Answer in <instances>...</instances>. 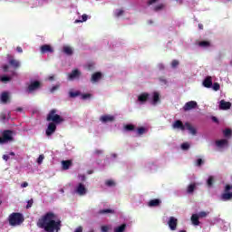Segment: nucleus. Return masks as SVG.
I'll use <instances>...</instances> for the list:
<instances>
[{
	"label": "nucleus",
	"instance_id": "1",
	"mask_svg": "<svg viewBox=\"0 0 232 232\" xmlns=\"http://www.w3.org/2000/svg\"><path fill=\"white\" fill-rule=\"evenodd\" d=\"M36 226L45 232H59L63 227V221L57 214L49 211L38 219Z\"/></svg>",
	"mask_w": 232,
	"mask_h": 232
},
{
	"label": "nucleus",
	"instance_id": "2",
	"mask_svg": "<svg viewBox=\"0 0 232 232\" xmlns=\"http://www.w3.org/2000/svg\"><path fill=\"white\" fill-rule=\"evenodd\" d=\"M47 122H49L45 133L47 137H50L55 133L57 130V125L64 122V118L63 116L57 114V111L55 109H52L46 117Z\"/></svg>",
	"mask_w": 232,
	"mask_h": 232
},
{
	"label": "nucleus",
	"instance_id": "3",
	"mask_svg": "<svg viewBox=\"0 0 232 232\" xmlns=\"http://www.w3.org/2000/svg\"><path fill=\"white\" fill-rule=\"evenodd\" d=\"M172 128H174V130H181V131H184V130H188L192 135H197V129L192 127L191 123L186 122L184 124L180 120H177L176 121H174V123L172 124Z\"/></svg>",
	"mask_w": 232,
	"mask_h": 232
},
{
	"label": "nucleus",
	"instance_id": "4",
	"mask_svg": "<svg viewBox=\"0 0 232 232\" xmlns=\"http://www.w3.org/2000/svg\"><path fill=\"white\" fill-rule=\"evenodd\" d=\"M9 226L15 227L17 226H21L23 222H24V216L19 212H13L8 217Z\"/></svg>",
	"mask_w": 232,
	"mask_h": 232
},
{
	"label": "nucleus",
	"instance_id": "5",
	"mask_svg": "<svg viewBox=\"0 0 232 232\" xmlns=\"http://www.w3.org/2000/svg\"><path fill=\"white\" fill-rule=\"evenodd\" d=\"M8 142H14V130H5L0 137V144H8Z\"/></svg>",
	"mask_w": 232,
	"mask_h": 232
},
{
	"label": "nucleus",
	"instance_id": "6",
	"mask_svg": "<svg viewBox=\"0 0 232 232\" xmlns=\"http://www.w3.org/2000/svg\"><path fill=\"white\" fill-rule=\"evenodd\" d=\"M74 193H76V195H79L80 197H84V195L88 193V188L83 183H78L74 188Z\"/></svg>",
	"mask_w": 232,
	"mask_h": 232
},
{
	"label": "nucleus",
	"instance_id": "7",
	"mask_svg": "<svg viewBox=\"0 0 232 232\" xmlns=\"http://www.w3.org/2000/svg\"><path fill=\"white\" fill-rule=\"evenodd\" d=\"M198 106L197 102L195 101H190L185 103V105L183 106L182 110L183 111H189L191 110H195Z\"/></svg>",
	"mask_w": 232,
	"mask_h": 232
},
{
	"label": "nucleus",
	"instance_id": "8",
	"mask_svg": "<svg viewBox=\"0 0 232 232\" xmlns=\"http://www.w3.org/2000/svg\"><path fill=\"white\" fill-rule=\"evenodd\" d=\"M40 88H41V82L34 81L29 84L27 88V92L28 93H32V92H35V90H39Z\"/></svg>",
	"mask_w": 232,
	"mask_h": 232
},
{
	"label": "nucleus",
	"instance_id": "9",
	"mask_svg": "<svg viewBox=\"0 0 232 232\" xmlns=\"http://www.w3.org/2000/svg\"><path fill=\"white\" fill-rule=\"evenodd\" d=\"M53 52H54V49L50 44H44V45L40 46V53L42 54H44V53H53Z\"/></svg>",
	"mask_w": 232,
	"mask_h": 232
},
{
	"label": "nucleus",
	"instance_id": "10",
	"mask_svg": "<svg viewBox=\"0 0 232 232\" xmlns=\"http://www.w3.org/2000/svg\"><path fill=\"white\" fill-rule=\"evenodd\" d=\"M81 71L74 69L71 73L68 74L69 81H73L74 79H79L81 77Z\"/></svg>",
	"mask_w": 232,
	"mask_h": 232
},
{
	"label": "nucleus",
	"instance_id": "11",
	"mask_svg": "<svg viewBox=\"0 0 232 232\" xmlns=\"http://www.w3.org/2000/svg\"><path fill=\"white\" fill-rule=\"evenodd\" d=\"M179 220L175 217H170L169 220L168 222V225L171 231H175L177 229V225H178Z\"/></svg>",
	"mask_w": 232,
	"mask_h": 232
},
{
	"label": "nucleus",
	"instance_id": "12",
	"mask_svg": "<svg viewBox=\"0 0 232 232\" xmlns=\"http://www.w3.org/2000/svg\"><path fill=\"white\" fill-rule=\"evenodd\" d=\"M101 79H102V72H96L92 73V75L91 77V82H92V84H95V82H99V81H101Z\"/></svg>",
	"mask_w": 232,
	"mask_h": 232
},
{
	"label": "nucleus",
	"instance_id": "13",
	"mask_svg": "<svg viewBox=\"0 0 232 232\" xmlns=\"http://www.w3.org/2000/svg\"><path fill=\"white\" fill-rule=\"evenodd\" d=\"M160 204H162V201L159 198H155V199H151L150 201H149L148 206L150 208H159V206H160Z\"/></svg>",
	"mask_w": 232,
	"mask_h": 232
},
{
	"label": "nucleus",
	"instance_id": "14",
	"mask_svg": "<svg viewBox=\"0 0 232 232\" xmlns=\"http://www.w3.org/2000/svg\"><path fill=\"white\" fill-rule=\"evenodd\" d=\"M231 108V102L221 100L219 102V110H229Z\"/></svg>",
	"mask_w": 232,
	"mask_h": 232
},
{
	"label": "nucleus",
	"instance_id": "15",
	"mask_svg": "<svg viewBox=\"0 0 232 232\" xmlns=\"http://www.w3.org/2000/svg\"><path fill=\"white\" fill-rule=\"evenodd\" d=\"M100 121L102 122H113V121H115V117L111 116V115H102L100 118Z\"/></svg>",
	"mask_w": 232,
	"mask_h": 232
},
{
	"label": "nucleus",
	"instance_id": "16",
	"mask_svg": "<svg viewBox=\"0 0 232 232\" xmlns=\"http://www.w3.org/2000/svg\"><path fill=\"white\" fill-rule=\"evenodd\" d=\"M159 102H160V94L158 92H154L151 104H153V106H156V104H159Z\"/></svg>",
	"mask_w": 232,
	"mask_h": 232
},
{
	"label": "nucleus",
	"instance_id": "17",
	"mask_svg": "<svg viewBox=\"0 0 232 232\" xmlns=\"http://www.w3.org/2000/svg\"><path fill=\"white\" fill-rule=\"evenodd\" d=\"M203 86L205 88H211V86H213V79L211 78V76H208L207 78H205V80L203 81Z\"/></svg>",
	"mask_w": 232,
	"mask_h": 232
},
{
	"label": "nucleus",
	"instance_id": "18",
	"mask_svg": "<svg viewBox=\"0 0 232 232\" xmlns=\"http://www.w3.org/2000/svg\"><path fill=\"white\" fill-rule=\"evenodd\" d=\"M150 99V93L148 92H143L138 96V101L140 102H146Z\"/></svg>",
	"mask_w": 232,
	"mask_h": 232
},
{
	"label": "nucleus",
	"instance_id": "19",
	"mask_svg": "<svg viewBox=\"0 0 232 232\" xmlns=\"http://www.w3.org/2000/svg\"><path fill=\"white\" fill-rule=\"evenodd\" d=\"M63 52L66 55H72L73 54V49L70 45H64L63 47Z\"/></svg>",
	"mask_w": 232,
	"mask_h": 232
},
{
	"label": "nucleus",
	"instance_id": "20",
	"mask_svg": "<svg viewBox=\"0 0 232 232\" xmlns=\"http://www.w3.org/2000/svg\"><path fill=\"white\" fill-rule=\"evenodd\" d=\"M0 99L4 104H6V102H8V101H10V95H8L7 92H2Z\"/></svg>",
	"mask_w": 232,
	"mask_h": 232
},
{
	"label": "nucleus",
	"instance_id": "21",
	"mask_svg": "<svg viewBox=\"0 0 232 232\" xmlns=\"http://www.w3.org/2000/svg\"><path fill=\"white\" fill-rule=\"evenodd\" d=\"M232 198V192L226 191L221 195V199L224 201L231 200Z\"/></svg>",
	"mask_w": 232,
	"mask_h": 232
},
{
	"label": "nucleus",
	"instance_id": "22",
	"mask_svg": "<svg viewBox=\"0 0 232 232\" xmlns=\"http://www.w3.org/2000/svg\"><path fill=\"white\" fill-rule=\"evenodd\" d=\"M70 166H72V160H71L62 161L63 169H64V170L70 169Z\"/></svg>",
	"mask_w": 232,
	"mask_h": 232
},
{
	"label": "nucleus",
	"instance_id": "23",
	"mask_svg": "<svg viewBox=\"0 0 232 232\" xmlns=\"http://www.w3.org/2000/svg\"><path fill=\"white\" fill-rule=\"evenodd\" d=\"M198 214H193L191 216V222L194 226H198L200 224V221L198 220Z\"/></svg>",
	"mask_w": 232,
	"mask_h": 232
},
{
	"label": "nucleus",
	"instance_id": "24",
	"mask_svg": "<svg viewBox=\"0 0 232 232\" xmlns=\"http://www.w3.org/2000/svg\"><path fill=\"white\" fill-rule=\"evenodd\" d=\"M198 44L200 48H209V46H211V42L210 41H201Z\"/></svg>",
	"mask_w": 232,
	"mask_h": 232
},
{
	"label": "nucleus",
	"instance_id": "25",
	"mask_svg": "<svg viewBox=\"0 0 232 232\" xmlns=\"http://www.w3.org/2000/svg\"><path fill=\"white\" fill-rule=\"evenodd\" d=\"M226 145H227V140H219L216 141V146H218V148H222Z\"/></svg>",
	"mask_w": 232,
	"mask_h": 232
},
{
	"label": "nucleus",
	"instance_id": "26",
	"mask_svg": "<svg viewBox=\"0 0 232 232\" xmlns=\"http://www.w3.org/2000/svg\"><path fill=\"white\" fill-rule=\"evenodd\" d=\"M108 213L113 214V213H115V210H113L111 208H105V209H101L99 211V215H106Z\"/></svg>",
	"mask_w": 232,
	"mask_h": 232
},
{
	"label": "nucleus",
	"instance_id": "27",
	"mask_svg": "<svg viewBox=\"0 0 232 232\" xmlns=\"http://www.w3.org/2000/svg\"><path fill=\"white\" fill-rule=\"evenodd\" d=\"M126 231V224H122L119 227H114V232H125Z\"/></svg>",
	"mask_w": 232,
	"mask_h": 232
},
{
	"label": "nucleus",
	"instance_id": "28",
	"mask_svg": "<svg viewBox=\"0 0 232 232\" xmlns=\"http://www.w3.org/2000/svg\"><path fill=\"white\" fill-rule=\"evenodd\" d=\"M215 182V178L213 176H209L207 180L208 188H213V183Z\"/></svg>",
	"mask_w": 232,
	"mask_h": 232
},
{
	"label": "nucleus",
	"instance_id": "29",
	"mask_svg": "<svg viewBox=\"0 0 232 232\" xmlns=\"http://www.w3.org/2000/svg\"><path fill=\"white\" fill-rule=\"evenodd\" d=\"M138 135H144V133H148V129L146 127H140L137 130Z\"/></svg>",
	"mask_w": 232,
	"mask_h": 232
},
{
	"label": "nucleus",
	"instance_id": "30",
	"mask_svg": "<svg viewBox=\"0 0 232 232\" xmlns=\"http://www.w3.org/2000/svg\"><path fill=\"white\" fill-rule=\"evenodd\" d=\"M79 95H81V92H80L79 91H77V92H72V91H70V92H69V97H70L71 99H75V97H79Z\"/></svg>",
	"mask_w": 232,
	"mask_h": 232
},
{
	"label": "nucleus",
	"instance_id": "31",
	"mask_svg": "<svg viewBox=\"0 0 232 232\" xmlns=\"http://www.w3.org/2000/svg\"><path fill=\"white\" fill-rule=\"evenodd\" d=\"M126 131H134L135 130V125L133 124H127L125 125Z\"/></svg>",
	"mask_w": 232,
	"mask_h": 232
},
{
	"label": "nucleus",
	"instance_id": "32",
	"mask_svg": "<svg viewBox=\"0 0 232 232\" xmlns=\"http://www.w3.org/2000/svg\"><path fill=\"white\" fill-rule=\"evenodd\" d=\"M88 21V14H84L82 15V20H75L74 23H84Z\"/></svg>",
	"mask_w": 232,
	"mask_h": 232
},
{
	"label": "nucleus",
	"instance_id": "33",
	"mask_svg": "<svg viewBox=\"0 0 232 232\" xmlns=\"http://www.w3.org/2000/svg\"><path fill=\"white\" fill-rule=\"evenodd\" d=\"M195 184H190L188 185V188H187V193H193V191H195Z\"/></svg>",
	"mask_w": 232,
	"mask_h": 232
},
{
	"label": "nucleus",
	"instance_id": "34",
	"mask_svg": "<svg viewBox=\"0 0 232 232\" xmlns=\"http://www.w3.org/2000/svg\"><path fill=\"white\" fill-rule=\"evenodd\" d=\"M10 65L14 66V68H19V62H17V60H10Z\"/></svg>",
	"mask_w": 232,
	"mask_h": 232
},
{
	"label": "nucleus",
	"instance_id": "35",
	"mask_svg": "<svg viewBox=\"0 0 232 232\" xmlns=\"http://www.w3.org/2000/svg\"><path fill=\"white\" fill-rule=\"evenodd\" d=\"M0 81L2 82H9V81H12V78L10 76H1Z\"/></svg>",
	"mask_w": 232,
	"mask_h": 232
},
{
	"label": "nucleus",
	"instance_id": "36",
	"mask_svg": "<svg viewBox=\"0 0 232 232\" xmlns=\"http://www.w3.org/2000/svg\"><path fill=\"white\" fill-rule=\"evenodd\" d=\"M110 229H111V227L108 226V225H105V226H102L101 227V231L102 232H108L110 231Z\"/></svg>",
	"mask_w": 232,
	"mask_h": 232
},
{
	"label": "nucleus",
	"instance_id": "37",
	"mask_svg": "<svg viewBox=\"0 0 232 232\" xmlns=\"http://www.w3.org/2000/svg\"><path fill=\"white\" fill-rule=\"evenodd\" d=\"M123 14H124V10H122V9H117L115 12L116 17H121V15H123Z\"/></svg>",
	"mask_w": 232,
	"mask_h": 232
},
{
	"label": "nucleus",
	"instance_id": "38",
	"mask_svg": "<svg viewBox=\"0 0 232 232\" xmlns=\"http://www.w3.org/2000/svg\"><path fill=\"white\" fill-rule=\"evenodd\" d=\"M181 150H183L184 151H187V150H189V143H188V142L182 143Z\"/></svg>",
	"mask_w": 232,
	"mask_h": 232
},
{
	"label": "nucleus",
	"instance_id": "39",
	"mask_svg": "<svg viewBox=\"0 0 232 232\" xmlns=\"http://www.w3.org/2000/svg\"><path fill=\"white\" fill-rule=\"evenodd\" d=\"M212 88L214 92H218V90H220V84L218 82H214Z\"/></svg>",
	"mask_w": 232,
	"mask_h": 232
},
{
	"label": "nucleus",
	"instance_id": "40",
	"mask_svg": "<svg viewBox=\"0 0 232 232\" xmlns=\"http://www.w3.org/2000/svg\"><path fill=\"white\" fill-rule=\"evenodd\" d=\"M231 133H232L231 129H226L224 130V136L225 137H231Z\"/></svg>",
	"mask_w": 232,
	"mask_h": 232
},
{
	"label": "nucleus",
	"instance_id": "41",
	"mask_svg": "<svg viewBox=\"0 0 232 232\" xmlns=\"http://www.w3.org/2000/svg\"><path fill=\"white\" fill-rule=\"evenodd\" d=\"M106 186H108L109 188H111L112 186H115V181L109 179L105 182Z\"/></svg>",
	"mask_w": 232,
	"mask_h": 232
},
{
	"label": "nucleus",
	"instance_id": "42",
	"mask_svg": "<svg viewBox=\"0 0 232 232\" xmlns=\"http://www.w3.org/2000/svg\"><path fill=\"white\" fill-rule=\"evenodd\" d=\"M198 217L199 218H206V217H208V212L201 211V212L198 213Z\"/></svg>",
	"mask_w": 232,
	"mask_h": 232
},
{
	"label": "nucleus",
	"instance_id": "43",
	"mask_svg": "<svg viewBox=\"0 0 232 232\" xmlns=\"http://www.w3.org/2000/svg\"><path fill=\"white\" fill-rule=\"evenodd\" d=\"M44 160V154H42V155H40L39 157H38V159H37V164H43V161Z\"/></svg>",
	"mask_w": 232,
	"mask_h": 232
},
{
	"label": "nucleus",
	"instance_id": "44",
	"mask_svg": "<svg viewBox=\"0 0 232 232\" xmlns=\"http://www.w3.org/2000/svg\"><path fill=\"white\" fill-rule=\"evenodd\" d=\"M162 8H164V5H158L154 7V12H159L160 10H162Z\"/></svg>",
	"mask_w": 232,
	"mask_h": 232
},
{
	"label": "nucleus",
	"instance_id": "45",
	"mask_svg": "<svg viewBox=\"0 0 232 232\" xmlns=\"http://www.w3.org/2000/svg\"><path fill=\"white\" fill-rule=\"evenodd\" d=\"M34 206V199H30L27 201L26 209H30Z\"/></svg>",
	"mask_w": 232,
	"mask_h": 232
},
{
	"label": "nucleus",
	"instance_id": "46",
	"mask_svg": "<svg viewBox=\"0 0 232 232\" xmlns=\"http://www.w3.org/2000/svg\"><path fill=\"white\" fill-rule=\"evenodd\" d=\"M90 97H92L91 93H85V94H82V99L83 101H86V99H90Z\"/></svg>",
	"mask_w": 232,
	"mask_h": 232
},
{
	"label": "nucleus",
	"instance_id": "47",
	"mask_svg": "<svg viewBox=\"0 0 232 232\" xmlns=\"http://www.w3.org/2000/svg\"><path fill=\"white\" fill-rule=\"evenodd\" d=\"M202 164H204V160L202 159H198L197 162H196V166H202Z\"/></svg>",
	"mask_w": 232,
	"mask_h": 232
},
{
	"label": "nucleus",
	"instance_id": "48",
	"mask_svg": "<svg viewBox=\"0 0 232 232\" xmlns=\"http://www.w3.org/2000/svg\"><path fill=\"white\" fill-rule=\"evenodd\" d=\"M172 68H177L179 66V61L174 60L171 63Z\"/></svg>",
	"mask_w": 232,
	"mask_h": 232
},
{
	"label": "nucleus",
	"instance_id": "49",
	"mask_svg": "<svg viewBox=\"0 0 232 232\" xmlns=\"http://www.w3.org/2000/svg\"><path fill=\"white\" fill-rule=\"evenodd\" d=\"M56 90H59V85L53 86L50 90L51 93H53V92H56Z\"/></svg>",
	"mask_w": 232,
	"mask_h": 232
},
{
	"label": "nucleus",
	"instance_id": "50",
	"mask_svg": "<svg viewBox=\"0 0 232 232\" xmlns=\"http://www.w3.org/2000/svg\"><path fill=\"white\" fill-rule=\"evenodd\" d=\"M87 68H88V70L92 71V70H93V68H95V64L89 63V64H87Z\"/></svg>",
	"mask_w": 232,
	"mask_h": 232
},
{
	"label": "nucleus",
	"instance_id": "51",
	"mask_svg": "<svg viewBox=\"0 0 232 232\" xmlns=\"http://www.w3.org/2000/svg\"><path fill=\"white\" fill-rule=\"evenodd\" d=\"M16 52H17L18 53H23V47L17 46V47H16Z\"/></svg>",
	"mask_w": 232,
	"mask_h": 232
},
{
	"label": "nucleus",
	"instance_id": "52",
	"mask_svg": "<svg viewBox=\"0 0 232 232\" xmlns=\"http://www.w3.org/2000/svg\"><path fill=\"white\" fill-rule=\"evenodd\" d=\"M95 155H102V150H94Z\"/></svg>",
	"mask_w": 232,
	"mask_h": 232
},
{
	"label": "nucleus",
	"instance_id": "53",
	"mask_svg": "<svg viewBox=\"0 0 232 232\" xmlns=\"http://www.w3.org/2000/svg\"><path fill=\"white\" fill-rule=\"evenodd\" d=\"M79 179H80V180H82V182H84V180H86V176H84V175H80V176H79Z\"/></svg>",
	"mask_w": 232,
	"mask_h": 232
},
{
	"label": "nucleus",
	"instance_id": "54",
	"mask_svg": "<svg viewBox=\"0 0 232 232\" xmlns=\"http://www.w3.org/2000/svg\"><path fill=\"white\" fill-rule=\"evenodd\" d=\"M0 118H1L2 121H6V114L2 113V114L0 115Z\"/></svg>",
	"mask_w": 232,
	"mask_h": 232
},
{
	"label": "nucleus",
	"instance_id": "55",
	"mask_svg": "<svg viewBox=\"0 0 232 232\" xmlns=\"http://www.w3.org/2000/svg\"><path fill=\"white\" fill-rule=\"evenodd\" d=\"M21 188H28V182H24L21 184Z\"/></svg>",
	"mask_w": 232,
	"mask_h": 232
},
{
	"label": "nucleus",
	"instance_id": "56",
	"mask_svg": "<svg viewBox=\"0 0 232 232\" xmlns=\"http://www.w3.org/2000/svg\"><path fill=\"white\" fill-rule=\"evenodd\" d=\"M8 159H10V156H8V155H6V154L3 155V160H4L7 161Z\"/></svg>",
	"mask_w": 232,
	"mask_h": 232
},
{
	"label": "nucleus",
	"instance_id": "57",
	"mask_svg": "<svg viewBox=\"0 0 232 232\" xmlns=\"http://www.w3.org/2000/svg\"><path fill=\"white\" fill-rule=\"evenodd\" d=\"M156 1H157V0H149V1H148L149 6L151 5H153V4H155Z\"/></svg>",
	"mask_w": 232,
	"mask_h": 232
},
{
	"label": "nucleus",
	"instance_id": "58",
	"mask_svg": "<svg viewBox=\"0 0 232 232\" xmlns=\"http://www.w3.org/2000/svg\"><path fill=\"white\" fill-rule=\"evenodd\" d=\"M74 232H82V227H78Z\"/></svg>",
	"mask_w": 232,
	"mask_h": 232
},
{
	"label": "nucleus",
	"instance_id": "59",
	"mask_svg": "<svg viewBox=\"0 0 232 232\" xmlns=\"http://www.w3.org/2000/svg\"><path fill=\"white\" fill-rule=\"evenodd\" d=\"M2 68H3L4 72H8V65H6V64L3 65Z\"/></svg>",
	"mask_w": 232,
	"mask_h": 232
},
{
	"label": "nucleus",
	"instance_id": "60",
	"mask_svg": "<svg viewBox=\"0 0 232 232\" xmlns=\"http://www.w3.org/2000/svg\"><path fill=\"white\" fill-rule=\"evenodd\" d=\"M212 121H213V122L218 123V119L215 116L212 117Z\"/></svg>",
	"mask_w": 232,
	"mask_h": 232
},
{
	"label": "nucleus",
	"instance_id": "61",
	"mask_svg": "<svg viewBox=\"0 0 232 232\" xmlns=\"http://www.w3.org/2000/svg\"><path fill=\"white\" fill-rule=\"evenodd\" d=\"M49 81H54L55 80V76L52 75V76H49Z\"/></svg>",
	"mask_w": 232,
	"mask_h": 232
},
{
	"label": "nucleus",
	"instance_id": "62",
	"mask_svg": "<svg viewBox=\"0 0 232 232\" xmlns=\"http://www.w3.org/2000/svg\"><path fill=\"white\" fill-rule=\"evenodd\" d=\"M199 30H204V25L202 24H198Z\"/></svg>",
	"mask_w": 232,
	"mask_h": 232
},
{
	"label": "nucleus",
	"instance_id": "63",
	"mask_svg": "<svg viewBox=\"0 0 232 232\" xmlns=\"http://www.w3.org/2000/svg\"><path fill=\"white\" fill-rule=\"evenodd\" d=\"M9 155H11L12 157H15V152H10Z\"/></svg>",
	"mask_w": 232,
	"mask_h": 232
},
{
	"label": "nucleus",
	"instance_id": "64",
	"mask_svg": "<svg viewBox=\"0 0 232 232\" xmlns=\"http://www.w3.org/2000/svg\"><path fill=\"white\" fill-rule=\"evenodd\" d=\"M16 111H23V109L22 108H17Z\"/></svg>",
	"mask_w": 232,
	"mask_h": 232
}]
</instances>
